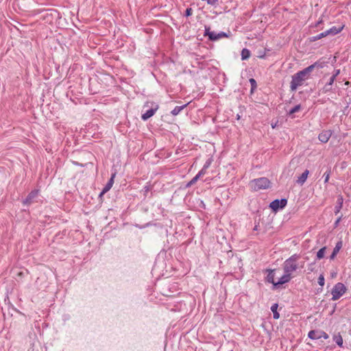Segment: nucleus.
<instances>
[{
	"mask_svg": "<svg viewBox=\"0 0 351 351\" xmlns=\"http://www.w3.org/2000/svg\"><path fill=\"white\" fill-rule=\"evenodd\" d=\"M341 218H342V216L341 215V216H339V217L337 219V220H336V221H335V227H337V226L339 225V223L340 221L341 220Z\"/></svg>",
	"mask_w": 351,
	"mask_h": 351,
	"instance_id": "35",
	"label": "nucleus"
},
{
	"mask_svg": "<svg viewBox=\"0 0 351 351\" xmlns=\"http://www.w3.org/2000/svg\"><path fill=\"white\" fill-rule=\"evenodd\" d=\"M115 176H116V173H114L111 175L110 180H108L107 184L105 185V186L102 189V191L100 193V196L104 195V193H107L112 188V186L114 184V179L115 178Z\"/></svg>",
	"mask_w": 351,
	"mask_h": 351,
	"instance_id": "12",
	"label": "nucleus"
},
{
	"mask_svg": "<svg viewBox=\"0 0 351 351\" xmlns=\"http://www.w3.org/2000/svg\"><path fill=\"white\" fill-rule=\"evenodd\" d=\"M326 63L327 62H326L318 60V61L315 62L314 64L307 66V68L310 69V70H309L310 72H312L313 70L315 68H317V69L324 68L326 66Z\"/></svg>",
	"mask_w": 351,
	"mask_h": 351,
	"instance_id": "14",
	"label": "nucleus"
},
{
	"mask_svg": "<svg viewBox=\"0 0 351 351\" xmlns=\"http://www.w3.org/2000/svg\"><path fill=\"white\" fill-rule=\"evenodd\" d=\"M257 229H258V226H257V225H256V226H255V227L254 228V230H257Z\"/></svg>",
	"mask_w": 351,
	"mask_h": 351,
	"instance_id": "41",
	"label": "nucleus"
},
{
	"mask_svg": "<svg viewBox=\"0 0 351 351\" xmlns=\"http://www.w3.org/2000/svg\"><path fill=\"white\" fill-rule=\"evenodd\" d=\"M186 106V104H184L183 106H176L171 112V113L173 115V116H176V115H178L182 110L184 109V107Z\"/></svg>",
	"mask_w": 351,
	"mask_h": 351,
	"instance_id": "24",
	"label": "nucleus"
},
{
	"mask_svg": "<svg viewBox=\"0 0 351 351\" xmlns=\"http://www.w3.org/2000/svg\"><path fill=\"white\" fill-rule=\"evenodd\" d=\"M250 84L252 86V90L256 88V82L254 79H253V78L250 79Z\"/></svg>",
	"mask_w": 351,
	"mask_h": 351,
	"instance_id": "32",
	"label": "nucleus"
},
{
	"mask_svg": "<svg viewBox=\"0 0 351 351\" xmlns=\"http://www.w3.org/2000/svg\"><path fill=\"white\" fill-rule=\"evenodd\" d=\"M147 106H148V103H147L146 104H145L144 108H145V107H147Z\"/></svg>",
	"mask_w": 351,
	"mask_h": 351,
	"instance_id": "43",
	"label": "nucleus"
},
{
	"mask_svg": "<svg viewBox=\"0 0 351 351\" xmlns=\"http://www.w3.org/2000/svg\"><path fill=\"white\" fill-rule=\"evenodd\" d=\"M275 126H276V125H275V124H273V125H272V128H275Z\"/></svg>",
	"mask_w": 351,
	"mask_h": 351,
	"instance_id": "44",
	"label": "nucleus"
},
{
	"mask_svg": "<svg viewBox=\"0 0 351 351\" xmlns=\"http://www.w3.org/2000/svg\"><path fill=\"white\" fill-rule=\"evenodd\" d=\"M335 80H336V78H335L334 77H332V76L330 77V78L329 79V81L324 86V91L325 93L329 92L332 90V86Z\"/></svg>",
	"mask_w": 351,
	"mask_h": 351,
	"instance_id": "18",
	"label": "nucleus"
},
{
	"mask_svg": "<svg viewBox=\"0 0 351 351\" xmlns=\"http://www.w3.org/2000/svg\"><path fill=\"white\" fill-rule=\"evenodd\" d=\"M309 173L308 170L306 169L300 177H298V179L297 180V183L300 185H303L304 183L306 182L308 175Z\"/></svg>",
	"mask_w": 351,
	"mask_h": 351,
	"instance_id": "17",
	"label": "nucleus"
},
{
	"mask_svg": "<svg viewBox=\"0 0 351 351\" xmlns=\"http://www.w3.org/2000/svg\"><path fill=\"white\" fill-rule=\"evenodd\" d=\"M38 190H34L32 191L27 197L23 200V203L24 205H29L31 204L34 199L38 196Z\"/></svg>",
	"mask_w": 351,
	"mask_h": 351,
	"instance_id": "11",
	"label": "nucleus"
},
{
	"mask_svg": "<svg viewBox=\"0 0 351 351\" xmlns=\"http://www.w3.org/2000/svg\"><path fill=\"white\" fill-rule=\"evenodd\" d=\"M333 341L340 347L343 348V338L341 335L338 333L337 335H335L333 336Z\"/></svg>",
	"mask_w": 351,
	"mask_h": 351,
	"instance_id": "22",
	"label": "nucleus"
},
{
	"mask_svg": "<svg viewBox=\"0 0 351 351\" xmlns=\"http://www.w3.org/2000/svg\"><path fill=\"white\" fill-rule=\"evenodd\" d=\"M240 118H241V117H240L239 114H237V120H239V119H240Z\"/></svg>",
	"mask_w": 351,
	"mask_h": 351,
	"instance_id": "42",
	"label": "nucleus"
},
{
	"mask_svg": "<svg viewBox=\"0 0 351 351\" xmlns=\"http://www.w3.org/2000/svg\"><path fill=\"white\" fill-rule=\"evenodd\" d=\"M250 55H251V52L249 49H247L246 48H244L242 49L241 56V59L243 60H247L250 57Z\"/></svg>",
	"mask_w": 351,
	"mask_h": 351,
	"instance_id": "23",
	"label": "nucleus"
},
{
	"mask_svg": "<svg viewBox=\"0 0 351 351\" xmlns=\"http://www.w3.org/2000/svg\"><path fill=\"white\" fill-rule=\"evenodd\" d=\"M27 351H32V350H27Z\"/></svg>",
	"mask_w": 351,
	"mask_h": 351,
	"instance_id": "46",
	"label": "nucleus"
},
{
	"mask_svg": "<svg viewBox=\"0 0 351 351\" xmlns=\"http://www.w3.org/2000/svg\"><path fill=\"white\" fill-rule=\"evenodd\" d=\"M300 258V255L294 254L288 258L283 264L284 273L291 274L296 271L299 268V264L298 263V260Z\"/></svg>",
	"mask_w": 351,
	"mask_h": 351,
	"instance_id": "2",
	"label": "nucleus"
},
{
	"mask_svg": "<svg viewBox=\"0 0 351 351\" xmlns=\"http://www.w3.org/2000/svg\"><path fill=\"white\" fill-rule=\"evenodd\" d=\"M332 132L331 130H323L318 136V139L324 143L328 141L332 136Z\"/></svg>",
	"mask_w": 351,
	"mask_h": 351,
	"instance_id": "10",
	"label": "nucleus"
},
{
	"mask_svg": "<svg viewBox=\"0 0 351 351\" xmlns=\"http://www.w3.org/2000/svg\"><path fill=\"white\" fill-rule=\"evenodd\" d=\"M271 182L269 180L265 177L254 179L250 182L252 189L255 191H259L261 189H267L270 187Z\"/></svg>",
	"mask_w": 351,
	"mask_h": 351,
	"instance_id": "3",
	"label": "nucleus"
},
{
	"mask_svg": "<svg viewBox=\"0 0 351 351\" xmlns=\"http://www.w3.org/2000/svg\"><path fill=\"white\" fill-rule=\"evenodd\" d=\"M149 190H150L149 186H144L143 191L145 192V195H146V193H148L149 191Z\"/></svg>",
	"mask_w": 351,
	"mask_h": 351,
	"instance_id": "36",
	"label": "nucleus"
},
{
	"mask_svg": "<svg viewBox=\"0 0 351 351\" xmlns=\"http://www.w3.org/2000/svg\"><path fill=\"white\" fill-rule=\"evenodd\" d=\"M159 106L157 104L152 103L150 109L147 110L141 116V119L143 121H146L152 117L158 109Z\"/></svg>",
	"mask_w": 351,
	"mask_h": 351,
	"instance_id": "8",
	"label": "nucleus"
},
{
	"mask_svg": "<svg viewBox=\"0 0 351 351\" xmlns=\"http://www.w3.org/2000/svg\"><path fill=\"white\" fill-rule=\"evenodd\" d=\"M206 173V169H204V167L198 172L197 176H198L199 178L204 176Z\"/></svg>",
	"mask_w": 351,
	"mask_h": 351,
	"instance_id": "33",
	"label": "nucleus"
},
{
	"mask_svg": "<svg viewBox=\"0 0 351 351\" xmlns=\"http://www.w3.org/2000/svg\"><path fill=\"white\" fill-rule=\"evenodd\" d=\"M340 73V69H335L333 72V74H332V77H334L335 78L337 77V75H339Z\"/></svg>",
	"mask_w": 351,
	"mask_h": 351,
	"instance_id": "34",
	"label": "nucleus"
},
{
	"mask_svg": "<svg viewBox=\"0 0 351 351\" xmlns=\"http://www.w3.org/2000/svg\"><path fill=\"white\" fill-rule=\"evenodd\" d=\"M343 204V196L340 195L337 197V204L335 206L334 212H335V215H337L340 212L341 209L342 208Z\"/></svg>",
	"mask_w": 351,
	"mask_h": 351,
	"instance_id": "13",
	"label": "nucleus"
},
{
	"mask_svg": "<svg viewBox=\"0 0 351 351\" xmlns=\"http://www.w3.org/2000/svg\"><path fill=\"white\" fill-rule=\"evenodd\" d=\"M210 27L209 26H205L204 36H208V39L211 41H215L220 38L228 37V34L223 32H220L217 34L215 32H210Z\"/></svg>",
	"mask_w": 351,
	"mask_h": 351,
	"instance_id": "5",
	"label": "nucleus"
},
{
	"mask_svg": "<svg viewBox=\"0 0 351 351\" xmlns=\"http://www.w3.org/2000/svg\"><path fill=\"white\" fill-rule=\"evenodd\" d=\"M212 161H213V160H212L211 158L208 159V160L206 161L205 164L204 165V167H204V169H207L210 166V165H211V163H212Z\"/></svg>",
	"mask_w": 351,
	"mask_h": 351,
	"instance_id": "31",
	"label": "nucleus"
},
{
	"mask_svg": "<svg viewBox=\"0 0 351 351\" xmlns=\"http://www.w3.org/2000/svg\"><path fill=\"white\" fill-rule=\"evenodd\" d=\"M287 204V199L286 198L276 199L270 203L269 207L273 211L277 212L278 210L284 208Z\"/></svg>",
	"mask_w": 351,
	"mask_h": 351,
	"instance_id": "6",
	"label": "nucleus"
},
{
	"mask_svg": "<svg viewBox=\"0 0 351 351\" xmlns=\"http://www.w3.org/2000/svg\"><path fill=\"white\" fill-rule=\"evenodd\" d=\"M260 58H263L265 57V54L262 55V53H260V55L258 56Z\"/></svg>",
	"mask_w": 351,
	"mask_h": 351,
	"instance_id": "37",
	"label": "nucleus"
},
{
	"mask_svg": "<svg viewBox=\"0 0 351 351\" xmlns=\"http://www.w3.org/2000/svg\"><path fill=\"white\" fill-rule=\"evenodd\" d=\"M275 126H276V125H275V124H273V125H272V128H275Z\"/></svg>",
	"mask_w": 351,
	"mask_h": 351,
	"instance_id": "45",
	"label": "nucleus"
},
{
	"mask_svg": "<svg viewBox=\"0 0 351 351\" xmlns=\"http://www.w3.org/2000/svg\"><path fill=\"white\" fill-rule=\"evenodd\" d=\"M327 35L326 34V32H322L315 36H312L311 38V41H316L324 37H326Z\"/></svg>",
	"mask_w": 351,
	"mask_h": 351,
	"instance_id": "26",
	"label": "nucleus"
},
{
	"mask_svg": "<svg viewBox=\"0 0 351 351\" xmlns=\"http://www.w3.org/2000/svg\"><path fill=\"white\" fill-rule=\"evenodd\" d=\"M27 351H32V350H27Z\"/></svg>",
	"mask_w": 351,
	"mask_h": 351,
	"instance_id": "47",
	"label": "nucleus"
},
{
	"mask_svg": "<svg viewBox=\"0 0 351 351\" xmlns=\"http://www.w3.org/2000/svg\"><path fill=\"white\" fill-rule=\"evenodd\" d=\"M302 108V106L300 104H298V105H296L295 106H294L293 108H291L288 112H287V114L289 116V117H291V118H293L294 116H293V114L300 111Z\"/></svg>",
	"mask_w": 351,
	"mask_h": 351,
	"instance_id": "21",
	"label": "nucleus"
},
{
	"mask_svg": "<svg viewBox=\"0 0 351 351\" xmlns=\"http://www.w3.org/2000/svg\"><path fill=\"white\" fill-rule=\"evenodd\" d=\"M199 177L198 176H195L193 178H192V180L191 181H189L186 186V187H190L192 185H193L198 180H199Z\"/></svg>",
	"mask_w": 351,
	"mask_h": 351,
	"instance_id": "28",
	"label": "nucleus"
},
{
	"mask_svg": "<svg viewBox=\"0 0 351 351\" xmlns=\"http://www.w3.org/2000/svg\"><path fill=\"white\" fill-rule=\"evenodd\" d=\"M346 291V286L341 283H337L332 288L331 291V294L332 295V300H337L339 299Z\"/></svg>",
	"mask_w": 351,
	"mask_h": 351,
	"instance_id": "4",
	"label": "nucleus"
},
{
	"mask_svg": "<svg viewBox=\"0 0 351 351\" xmlns=\"http://www.w3.org/2000/svg\"><path fill=\"white\" fill-rule=\"evenodd\" d=\"M309 70L310 69L306 67L292 75V79L290 83V88L291 91L296 90L298 86H302L304 82L309 78L311 73Z\"/></svg>",
	"mask_w": 351,
	"mask_h": 351,
	"instance_id": "1",
	"label": "nucleus"
},
{
	"mask_svg": "<svg viewBox=\"0 0 351 351\" xmlns=\"http://www.w3.org/2000/svg\"><path fill=\"white\" fill-rule=\"evenodd\" d=\"M341 247H342V241H339L336 243V245L334 247L331 255L330 256V260H333L336 257L337 254H338V252H339V250H341Z\"/></svg>",
	"mask_w": 351,
	"mask_h": 351,
	"instance_id": "16",
	"label": "nucleus"
},
{
	"mask_svg": "<svg viewBox=\"0 0 351 351\" xmlns=\"http://www.w3.org/2000/svg\"><path fill=\"white\" fill-rule=\"evenodd\" d=\"M274 271H275V269H266V272H267L266 280L269 283H271L273 285H274V283L276 282L274 280Z\"/></svg>",
	"mask_w": 351,
	"mask_h": 351,
	"instance_id": "15",
	"label": "nucleus"
},
{
	"mask_svg": "<svg viewBox=\"0 0 351 351\" xmlns=\"http://www.w3.org/2000/svg\"><path fill=\"white\" fill-rule=\"evenodd\" d=\"M324 277L322 274H320L319 278H318V284L321 286V287H323L324 285Z\"/></svg>",
	"mask_w": 351,
	"mask_h": 351,
	"instance_id": "29",
	"label": "nucleus"
},
{
	"mask_svg": "<svg viewBox=\"0 0 351 351\" xmlns=\"http://www.w3.org/2000/svg\"><path fill=\"white\" fill-rule=\"evenodd\" d=\"M320 23H322V21H318L316 24V26L318 27Z\"/></svg>",
	"mask_w": 351,
	"mask_h": 351,
	"instance_id": "40",
	"label": "nucleus"
},
{
	"mask_svg": "<svg viewBox=\"0 0 351 351\" xmlns=\"http://www.w3.org/2000/svg\"><path fill=\"white\" fill-rule=\"evenodd\" d=\"M326 250V247H323L319 250L316 254L317 259L320 260L324 257Z\"/></svg>",
	"mask_w": 351,
	"mask_h": 351,
	"instance_id": "25",
	"label": "nucleus"
},
{
	"mask_svg": "<svg viewBox=\"0 0 351 351\" xmlns=\"http://www.w3.org/2000/svg\"><path fill=\"white\" fill-rule=\"evenodd\" d=\"M278 307V304L277 303L272 304V306H271V311L273 313V317L275 319H278L280 317V314L277 311Z\"/></svg>",
	"mask_w": 351,
	"mask_h": 351,
	"instance_id": "20",
	"label": "nucleus"
},
{
	"mask_svg": "<svg viewBox=\"0 0 351 351\" xmlns=\"http://www.w3.org/2000/svg\"><path fill=\"white\" fill-rule=\"evenodd\" d=\"M291 278V274L284 273V275L276 283H274V287H272V289H278L280 285L289 282Z\"/></svg>",
	"mask_w": 351,
	"mask_h": 351,
	"instance_id": "9",
	"label": "nucleus"
},
{
	"mask_svg": "<svg viewBox=\"0 0 351 351\" xmlns=\"http://www.w3.org/2000/svg\"><path fill=\"white\" fill-rule=\"evenodd\" d=\"M260 58H263L265 57V54L262 55V53H260V55L258 56Z\"/></svg>",
	"mask_w": 351,
	"mask_h": 351,
	"instance_id": "38",
	"label": "nucleus"
},
{
	"mask_svg": "<svg viewBox=\"0 0 351 351\" xmlns=\"http://www.w3.org/2000/svg\"><path fill=\"white\" fill-rule=\"evenodd\" d=\"M343 29V27H332L329 29L325 31L326 34L328 35H336L338 33H339Z\"/></svg>",
	"mask_w": 351,
	"mask_h": 351,
	"instance_id": "19",
	"label": "nucleus"
},
{
	"mask_svg": "<svg viewBox=\"0 0 351 351\" xmlns=\"http://www.w3.org/2000/svg\"><path fill=\"white\" fill-rule=\"evenodd\" d=\"M304 265V262H302V263H300V265L299 266V267L303 268Z\"/></svg>",
	"mask_w": 351,
	"mask_h": 351,
	"instance_id": "39",
	"label": "nucleus"
},
{
	"mask_svg": "<svg viewBox=\"0 0 351 351\" xmlns=\"http://www.w3.org/2000/svg\"><path fill=\"white\" fill-rule=\"evenodd\" d=\"M308 337L311 339H313V340L319 339L321 338L327 339L329 337L328 335L326 332H325L324 331L315 330H310L308 332Z\"/></svg>",
	"mask_w": 351,
	"mask_h": 351,
	"instance_id": "7",
	"label": "nucleus"
},
{
	"mask_svg": "<svg viewBox=\"0 0 351 351\" xmlns=\"http://www.w3.org/2000/svg\"><path fill=\"white\" fill-rule=\"evenodd\" d=\"M330 169L328 168L326 171L324 173L323 177L324 178V183H327L330 178Z\"/></svg>",
	"mask_w": 351,
	"mask_h": 351,
	"instance_id": "27",
	"label": "nucleus"
},
{
	"mask_svg": "<svg viewBox=\"0 0 351 351\" xmlns=\"http://www.w3.org/2000/svg\"><path fill=\"white\" fill-rule=\"evenodd\" d=\"M192 14H193L192 8H186V10L185 11V14H184L185 16L189 17V16H191Z\"/></svg>",
	"mask_w": 351,
	"mask_h": 351,
	"instance_id": "30",
	"label": "nucleus"
}]
</instances>
